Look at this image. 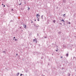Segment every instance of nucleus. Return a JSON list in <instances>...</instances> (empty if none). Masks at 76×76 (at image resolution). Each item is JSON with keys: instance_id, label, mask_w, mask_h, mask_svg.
Segmentation results:
<instances>
[{"instance_id": "obj_21", "label": "nucleus", "mask_w": 76, "mask_h": 76, "mask_svg": "<svg viewBox=\"0 0 76 76\" xmlns=\"http://www.w3.org/2000/svg\"><path fill=\"white\" fill-rule=\"evenodd\" d=\"M15 37H14V39H15Z\"/></svg>"}, {"instance_id": "obj_22", "label": "nucleus", "mask_w": 76, "mask_h": 76, "mask_svg": "<svg viewBox=\"0 0 76 76\" xmlns=\"http://www.w3.org/2000/svg\"><path fill=\"white\" fill-rule=\"evenodd\" d=\"M11 10H12V11H13V9H12Z\"/></svg>"}, {"instance_id": "obj_33", "label": "nucleus", "mask_w": 76, "mask_h": 76, "mask_svg": "<svg viewBox=\"0 0 76 76\" xmlns=\"http://www.w3.org/2000/svg\"><path fill=\"white\" fill-rule=\"evenodd\" d=\"M36 21V20H35L34 21Z\"/></svg>"}, {"instance_id": "obj_19", "label": "nucleus", "mask_w": 76, "mask_h": 76, "mask_svg": "<svg viewBox=\"0 0 76 76\" xmlns=\"http://www.w3.org/2000/svg\"><path fill=\"white\" fill-rule=\"evenodd\" d=\"M60 33H61V32H59L58 33V34H60Z\"/></svg>"}, {"instance_id": "obj_36", "label": "nucleus", "mask_w": 76, "mask_h": 76, "mask_svg": "<svg viewBox=\"0 0 76 76\" xmlns=\"http://www.w3.org/2000/svg\"><path fill=\"white\" fill-rule=\"evenodd\" d=\"M39 54H40V53H39Z\"/></svg>"}, {"instance_id": "obj_4", "label": "nucleus", "mask_w": 76, "mask_h": 76, "mask_svg": "<svg viewBox=\"0 0 76 76\" xmlns=\"http://www.w3.org/2000/svg\"><path fill=\"white\" fill-rule=\"evenodd\" d=\"M63 2L64 3H66V0H63Z\"/></svg>"}, {"instance_id": "obj_1", "label": "nucleus", "mask_w": 76, "mask_h": 76, "mask_svg": "<svg viewBox=\"0 0 76 76\" xmlns=\"http://www.w3.org/2000/svg\"><path fill=\"white\" fill-rule=\"evenodd\" d=\"M34 41H36V43L37 42V39H33V42H34Z\"/></svg>"}, {"instance_id": "obj_3", "label": "nucleus", "mask_w": 76, "mask_h": 76, "mask_svg": "<svg viewBox=\"0 0 76 76\" xmlns=\"http://www.w3.org/2000/svg\"><path fill=\"white\" fill-rule=\"evenodd\" d=\"M23 26L25 28L26 27V25H23Z\"/></svg>"}, {"instance_id": "obj_30", "label": "nucleus", "mask_w": 76, "mask_h": 76, "mask_svg": "<svg viewBox=\"0 0 76 76\" xmlns=\"http://www.w3.org/2000/svg\"><path fill=\"white\" fill-rule=\"evenodd\" d=\"M4 7H5V5H4Z\"/></svg>"}, {"instance_id": "obj_7", "label": "nucleus", "mask_w": 76, "mask_h": 76, "mask_svg": "<svg viewBox=\"0 0 76 76\" xmlns=\"http://www.w3.org/2000/svg\"><path fill=\"white\" fill-rule=\"evenodd\" d=\"M66 56L67 57L69 56V54H68V53H67V54H66Z\"/></svg>"}, {"instance_id": "obj_35", "label": "nucleus", "mask_w": 76, "mask_h": 76, "mask_svg": "<svg viewBox=\"0 0 76 76\" xmlns=\"http://www.w3.org/2000/svg\"><path fill=\"white\" fill-rule=\"evenodd\" d=\"M3 4H2V5H3Z\"/></svg>"}, {"instance_id": "obj_6", "label": "nucleus", "mask_w": 76, "mask_h": 76, "mask_svg": "<svg viewBox=\"0 0 76 76\" xmlns=\"http://www.w3.org/2000/svg\"><path fill=\"white\" fill-rule=\"evenodd\" d=\"M19 75V72H18L17 74V76H18V75Z\"/></svg>"}, {"instance_id": "obj_5", "label": "nucleus", "mask_w": 76, "mask_h": 76, "mask_svg": "<svg viewBox=\"0 0 76 76\" xmlns=\"http://www.w3.org/2000/svg\"><path fill=\"white\" fill-rule=\"evenodd\" d=\"M63 47H64V48H66V46L64 45H63Z\"/></svg>"}, {"instance_id": "obj_14", "label": "nucleus", "mask_w": 76, "mask_h": 76, "mask_svg": "<svg viewBox=\"0 0 76 76\" xmlns=\"http://www.w3.org/2000/svg\"><path fill=\"white\" fill-rule=\"evenodd\" d=\"M37 20L38 21H39V19L38 18Z\"/></svg>"}, {"instance_id": "obj_16", "label": "nucleus", "mask_w": 76, "mask_h": 76, "mask_svg": "<svg viewBox=\"0 0 76 76\" xmlns=\"http://www.w3.org/2000/svg\"><path fill=\"white\" fill-rule=\"evenodd\" d=\"M22 75H22V74H21L20 75V76H21Z\"/></svg>"}, {"instance_id": "obj_34", "label": "nucleus", "mask_w": 76, "mask_h": 76, "mask_svg": "<svg viewBox=\"0 0 76 76\" xmlns=\"http://www.w3.org/2000/svg\"><path fill=\"white\" fill-rule=\"evenodd\" d=\"M32 22H33L32 21V22H31L32 23Z\"/></svg>"}, {"instance_id": "obj_17", "label": "nucleus", "mask_w": 76, "mask_h": 76, "mask_svg": "<svg viewBox=\"0 0 76 76\" xmlns=\"http://www.w3.org/2000/svg\"><path fill=\"white\" fill-rule=\"evenodd\" d=\"M68 23H69V24H70V23H71L70 22H69Z\"/></svg>"}, {"instance_id": "obj_12", "label": "nucleus", "mask_w": 76, "mask_h": 76, "mask_svg": "<svg viewBox=\"0 0 76 76\" xmlns=\"http://www.w3.org/2000/svg\"><path fill=\"white\" fill-rule=\"evenodd\" d=\"M3 53H6V52H5V51H3Z\"/></svg>"}, {"instance_id": "obj_18", "label": "nucleus", "mask_w": 76, "mask_h": 76, "mask_svg": "<svg viewBox=\"0 0 76 76\" xmlns=\"http://www.w3.org/2000/svg\"><path fill=\"white\" fill-rule=\"evenodd\" d=\"M10 22H13V20H11V21H10Z\"/></svg>"}, {"instance_id": "obj_10", "label": "nucleus", "mask_w": 76, "mask_h": 76, "mask_svg": "<svg viewBox=\"0 0 76 76\" xmlns=\"http://www.w3.org/2000/svg\"><path fill=\"white\" fill-rule=\"evenodd\" d=\"M28 10H29V9H30V8L28 7Z\"/></svg>"}, {"instance_id": "obj_11", "label": "nucleus", "mask_w": 76, "mask_h": 76, "mask_svg": "<svg viewBox=\"0 0 76 76\" xmlns=\"http://www.w3.org/2000/svg\"><path fill=\"white\" fill-rule=\"evenodd\" d=\"M53 22H54V23H55L56 22V21L55 20H54L53 21Z\"/></svg>"}, {"instance_id": "obj_27", "label": "nucleus", "mask_w": 76, "mask_h": 76, "mask_svg": "<svg viewBox=\"0 0 76 76\" xmlns=\"http://www.w3.org/2000/svg\"><path fill=\"white\" fill-rule=\"evenodd\" d=\"M56 51L57 52V51H58V50H56Z\"/></svg>"}, {"instance_id": "obj_13", "label": "nucleus", "mask_w": 76, "mask_h": 76, "mask_svg": "<svg viewBox=\"0 0 76 76\" xmlns=\"http://www.w3.org/2000/svg\"><path fill=\"white\" fill-rule=\"evenodd\" d=\"M43 15H42V16H41V18H42V19H43Z\"/></svg>"}, {"instance_id": "obj_2", "label": "nucleus", "mask_w": 76, "mask_h": 76, "mask_svg": "<svg viewBox=\"0 0 76 76\" xmlns=\"http://www.w3.org/2000/svg\"><path fill=\"white\" fill-rule=\"evenodd\" d=\"M39 16H40V15H39L38 14H37V18H38V17H39Z\"/></svg>"}, {"instance_id": "obj_20", "label": "nucleus", "mask_w": 76, "mask_h": 76, "mask_svg": "<svg viewBox=\"0 0 76 76\" xmlns=\"http://www.w3.org/2000/svg\"><path fill=\"white\" fill-rule=\"evenodd\" d=\"M60 25H62V24L61 23H60Z\"/></svg>"}, {"instance_id": "obj_24", "label": "nucleus", "mask_w": 76, "mask_h": 76, "mask_svg": "<svg viewBox=\"0 0 76 76\" xmlns=\"http://www.w3.org/2000/svg\"><path fill=\"white\" fill-rule=\"evenodd\" d=\"M20 29H21V28H22V27H20Z\"/></svg>"}, {"instance_id": "obj_26", "label": "nucleus", "mask_w": 76, "mask_h": 76, "mask_svg": "<svg viewBox=\"0 0 76 76\" xmlns=\"http://www.w3.org/2000/svg\"><path fill=\"white\" fill-rule=\"evenodd\" d=\"M21 5V3H20V4H19V6H20V5Z\"/></svg>"}, {"instance_id": "obj_25", "label": "nucleus", "mask_w": 76, "mask_h": 76, "mask_svg": "<svg viewBox=\"0 0 76 76\" xmlns=\"http://www.w3.org/2000/svg\"><path fill=\"white\" fill-rule=\"evenodd\" d=\"M44 38H47V37H44Z\"/></svg>"}, {"instance_id": "obj_29", "label": "nucleus", "mask_w": 76, "mask_h": 76, "mask_svg": "<svg viewBox=\"0 0 76 76\" xmlns=\"http://www.w3.org/2000/svg\"><path fill=\"white\" fill-rule=\"evenodd\" d=\"M16 56H18V54L17 53L16 54Z\"/></svg>"}, {"instance_id": "obj_9", "label": "nucleus", "mask_w": 76, "mask_h": 76, "mask_svg": "<svg viewBox=\"0 0 76 76\" xmlns=\"http://www.w3.org/2000/svg\"><path fill=\"white\" fill-rule=\"evenodd\" d=\"M61 21H62V22H65L64 21V20H62Z\"/></svg>"}, {"instance_id": "obj_8", "label": "nucleus", "mask_w": 76, "mask_h": 76, "mask_svg": "<svg viewBox=\"0 0 76 76\" xmlns=\"http://www.w3.org/2000/svg\"><path fill=\"white\" fill-rule=\"evenodd\" d=\"M66 15L65 14H64L63 16H64V17H66V15Z\"/></svg>"}, {"instance_id": "obj_37", "label": "nucleus", "mask_w": 76, "mask_h": 76, "mask_svg": "<svg viewBox=\"0 0 76 76\" xmlns=\"http://www.w3.org/2000/svg\"><path fill=\"white\" fill-rule=\"evenodd\" d=\"M22 31H23V30H22Z\"/></svg>"}, {"instance_id": "obj_38", "label": "nucleus", "mask_w": 76, "mask_h": 76, "mask_svg": "<svg viewBox=\"0 0 76 76\" xmlns=\"http://www.w3.org/2000/svg\"><path fill=\"white\" fill-rule=\"evenodd\" d=\"M28 1H29V0H28Z\"/></svg>"}, {"instance_id": "obj_31", "label": "nucleus", "mask_w": 76, "mask_h": 76, "mask_svg": "<svg viewBox=\"0 0 76 76\" xmlns=\"http://www.w3.org/2000/svg\"><path fill=\"white\" fill-rule=\"evenodd\" d=\"M38 26H36V27H38Z\"/></svg>"}, {"instance_id": "obj_28", "label": "nucleus", "mask_w": 76, "mask_h": 76, "mask_svg": "<svg viewBox=\"0 0 76 76\" xmlns=\"http://www.w3.org/2000/svg\"><path fill=\"white\" fill-rule=\"evenodd\" d=\"M56 8V9H58V7H57Z\"/></svg>"}, {"instance_id": "obj_32", "label": "nucleus", "mask_w": 76, "mask_h": 76, "mask_svg": "<svg viewBox=\"0 0 76 76\" xmlns=\"http://www.w3.org/2000/svg\"><path fill=\"white\" fill-rule=\"evenodd\" d=\"M61 58H63V57L62 56H61Z\"/></svg>"}, {"instance_id": "obj_15", "label": "nucleus", "mask_w": 76, "mask_h": 76, "mask_svg": "<svg viewBox=\"0 0 76 76\" xmlns=\"http://www.w3.org/2000/svg\"><path fill=\"white\" fill-rule=\"evenodd\" d=\"M17 39H15V41H17Z\"/></svg>"}, {"instance_id": "obj_23", "label": "nucleus", "mask_w": 76, "mask_h": 76, "mask_svg": "<svg viewBox=\"0 0 76 76\" xmlns=\"http://www.w3.org/2000/svg\"><path fill=\"white\" fill-rule=\"evenodd\" d=\"M34 26H36V25H35V24H34Z\"/></svg>"}, {"instance_id": "obj_39", "label": "nucleus", "mask_w": 76, "mask_h": 76, "mask_svg": "<svg viewBox=\"0 0 76 76\" xmlns=\"http://www.w3.org/2000/svg\"><path fill=\"white\" fill-rule=\"evenodd\" d=\"M52 55H53V54Z\"/></svg>"}]
</instances>
